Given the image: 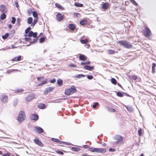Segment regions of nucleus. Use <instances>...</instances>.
Here are the masks:
<instances>
[{"mask_svg": "<svg viewBox=\"0 0 156 156\" xmlns=\"http://www.w3.org/2000/svg\"><path fill=\"white\" fill-rule=\"evenodd\" d=\"M16 70L17 71L18 70H16V69H11L10 71L8 70L7 71V73H10V72H12L14 71H16Z\"/></svg>", "mask_w": 156, "mask_h": 156, "instance_id": "nucleus-59", "label": "nucleus"}, {"mask_svg": "<svg viewBox=\"0 0 156 156\" xmlns=\"http://www.w3.org/2000/svg\"><path fill=\"white\" fill-rule=\"evenodd\" d=\"M116 95L119 97H122L123 96V94L120 92H118L117 93Z\"/></svg>", "mask_w": 156, "mask_h": 156, "instance_id": "nucleus-32", "label": "nucleus"}, {"mask_svg": "<svg viewBox=\"0 0 156 156\" xmlns=\"http://www.w3.org/2000/svg\"><path fill=\"white\" fill-rule=\"evenodd\" d=\"M2 156H9V154L7 153L2 155Z\"/></svg>", "mask_w": 156, "mask_h": 156, "instance_id": "nucleus-63", "label": "nucleus"}, {"mask_svg": "<svg viewBox=\"0 0 156 156\" xmlns=\"http://www.w3.org/2000/svg\"><path fill=\"white\" fill-rule=\"evenodd\" d=\"M71 150L77 152L80 151V149L78 147H72L71 148Z\"/></svg>", "mask_w": 156, "mask_h": 156, "instance_id": "nucleus-19", "label": "nucleus"}, {"mask_svg": "<svg viewBox=\"0 0 156 156\" xmlns=\"http://www.w3.org/2000/svg\"><path fill=\"white\" fill-rule=\"evenodd\" d=\"M0 8L1 9V11L2 12L5 13L7 12V10L6 7L4 5H0Z\"/></svg>", "mask_w": 156, "mask_h": 156, "instance_id": "nucleus-10", "label": "nucleus"}, {"mask_svg": "<svg viewBox=\"0 0 156 156\" xmlns=\"http://www.w3.org/2000/svg\"><path fill=\"white\" fill-rule=\"evenodd\" d=\"M38 19L37 18H34L33 22L31 24V26H34L37 22Z\"/></svg>", "mask_w": 156, "mask_h": 156, "instance_id": "nucleus-23", "label": "nucleus"}, {"mask_svg": "<svg viewBox=\"0 0 156 156\" xmlns=\"http://www.w3.org/2000/svg\"><path fill=\"white\" fill-rule=\"evenodd\" d=\"M131 78H132V79L134 80H136L137 79V77L136 76H135V75H132L131 76Z\"/></svg>", "mask_w": 156, "mask_h": 156, "instance_id": "nucleus-53", "label": "nucleus"}, {"mask_svg": "<svg viewBox=\"0 0 156 156\" xmlns=\"http://www.w3.org/2000/svg\"><path fill=\"white\" fill-rule=\"evenodd\" d=\"M89 149L90 151H91L92 152H94V151H95V148L93 147H90Z\"/></svg>", "mask_w": 156, "mask_h": 156, "instance_id": "nucleus-44", "label": "nucleus"}, {"mask_svg": "<svg viewBox=\"0 0 156 156\" xmlns=\"http://www.w3.org/2000/svg\"><path fill=\"white\" fill-rule=\"evenodd\" d=\"M70 90L71 93H75L76 91V90L74 86H72L71 88H69Z\"/></svg>", "mask_w": 156, "mask_h": 156, "instance_id": "nucleus-16", "label": "nucleus"}, {"mask_svg": "<svg viewBox=\"0 0 156 156\" xmlns=\"http://www.w3.org/2000/svg\"><path fill=\"white\" fill-rule=\"evenodd\" d=\"M12 20H11V23L12 24H15L16 21V19L14 17H12Z\"/></svg>", "mask_w": 156, "mask_h": 156, "instance_id": "nucleus-36", "label": "nucleus"}, {"mask_svg": "<svg viewBox=\"0 0 156 156\" xmlns=\"http://www.w3.org/2000/svg\"><path fill=\"white\" fill-rule=\"evenodd\" d=\"M63 15L61 13H58L57 15L56 16V20L58 21H60L63 20Z\"/></svg>", "mask_w": 156, "mask_h": 156, "instance_id": "nucleus-8", "label": "nucleus"}, {"mask_svg": "<svg viewBox=\"0 0 156 156\" xmlns=\"http://www.w3.org/2000/svg\"><path fill=\"white\" fill-rule=\"evenodd\" d=\"M37 32H34V34L33 35V37L34 38H37Z\"/></svg>", "mask_w": 156, "mask_h": 156, "instance_id": "nucleus-52", "label": "nucleus"}, {"mask_svg": "<svg viewBox=\"0 0 156 156\" xmlns=\"http://www.w3.org/2000/svg\"><path fill=\"white\" fill-rule=\"evenodd\" d=\"M37 132L39 133H42L43 131V129L39 126H37L35 127Z\"/></svg>", "mask_w": 156, "mask_h": 156, "instance_id": "nucleus-13", "label": "nucleus"}, {"mask_svg": "<svg viewBox=\"0 0 156 156\" xmlns=\"http://www.w3.org/2000/svg\"><path fill=\"white\" fill-rule=\"evenodd\" d=\"M17 101H18L17 100H16L15 101L13 104V105L14 106H16L17 105Z\"/></svg>", "mask_w": 156, "mask_h": 156, "instance_id": "nucleus-62", "label": "nucleus"}, {"mask_svg": "<svg viewBox=\"0 0 156 156\" xmlns=\"http://www.w3.org/2000/svg\"><path fill=\"white\" fill-rule=\"evenodd\" d=\"M37 38H35L33 39V41H31V42L30 43V44H34V43H36V42H37Z\"/></svg>", "mask_w": 156, "mask_h": 156, "instance_id": "nucleus-31", "label": "nucleus"}, {"mask_svg": "<svg viewBox=\"0 0 156 156\" xmlns=\"http://www.w3.org/2000/svg\"><path fill=\"white\" fill-rule=\"evenodd\" d=\"M84 68L88 70H90V71H92L94 69V66H89L88 65H85L84 66Z\"/></svg>", "mask_w": 156, "mask_h": 156, "instance_id": "nucleus-14", "label": "nucleus"}, {"mask_svg": "<svg viewBox=\"0 0 156 156\" xmlns=\"http://www.w3.org/2000/svg\"><path fill=\"white\" fill-rule=\"evenodd\" d=\"M35 95L34 94H30L26 97V101L28 102L34 99L35 97Z\"/></svg>", "mask_w": 156, "mask_h": 156, "instance_id": "nucleus-5", "label": "nucleus"}, {"mask_svg": "<svg viewBox=\"0 0 156 156\" xmlns=\"http://www.w3.org/2000/svg\"><path fill=\"white\" fill-rule=\"evenodd\" d=\"M114 139L117 140L116 143L118 144V142H122L123 140V138L122 136L119 135H116L114 137Z\"/></svg>", "mask_w": 156, "mask_h": 156, "instance_id": "nucleus-6", "label": "nucleus"}, {"mask_svg": "<svg viewBox=\"0 0 156 156\" xmlns=\"http://www.w3.org/2000/svg\"><path fill=\"white\" fill-rule=\"evenodd\" d=\"M45 41V38L44 37H41L40 39V43H43Z\"/></svg>", "mask_w": 156, "mask_h": 156, "instance_id": "nucleus-39", "label": "nucleus"}, {"mask_svg": "<svg viewBox=\"0 0 156 156\" xmlns=\"http://www.w3.org/2000/svg\"><path fill=\"white\" fill-rule=\"evenodd\" d=\"M56 152H57V153H58V154H60L61 155L63 154V153L62 151H60L59 150L57 151Z\"/></svg>", "mask_w": 156, "mask_h": 156, "instance_id": "nucleus-50", "label": "nucleus"}, {"mask_svg": "<svg viewBox=\"0 0 156 156\" xmlns=\"http://www.w3.org/2000/svg\"><path fill=\"white\" fill-rule=\"evenodd\" d=\"M86 21L85 20H82L80 21V24L82 25H84L86 23Z\"/></svg>", "mask_w": 156, "mask_h": 156, "instance_id": "nucleus-37", "label": "nucleus"}, {"mask_svg": "<svg viewBox=\"0 0 156 156\" xmlns=\"http://www.w3.org/2000/svg\"><path fill=\"white\" fill-rule=\"evenodd\" d=\"M34 18H37L38 19V14L37 12L35 11H34L32 12Z\"/></svg>", "mask_w": 156, "mask_h": 156, "instance_id": "nucleus-22", "label": "nucleus"}, {"mask_svg": "<svg viewBox=\"0 0 156 156\" xmlns=\"http://www.w3.org/2000/svg\"><path fill=\"white\" fill-rule=\"evenodd\" d=\"M87 78L88 79L91 80L93 78V76L92 75H87Z\"/></svg>", "mask_w": 156, "mask_h": 156, "instance_id": "nucleus-48", "label": "nucleus"}, {"mask_svg": "<svg viewBox=\"0 0 156 156\" xmlns=\"http://www.w3.org/2000/svg\"><path fill=\"white\" fill-rule=\"evenodd\" d=\"M115 149L112 148H110L109 149V151H111V152H114L115 151Z\"/></svg>", "mask_w": 156, "mask_h": 156, "instance_id": "nucleus-56", "label": "nucleus"}, {"mask_svg": "<svg viewBox=\"0 0 156 156\" xmlns=\"http://www.w3.org/2000/svg\"><path fill=\"white\" fill-rule=\"evenodd\" d=\"M80 41L83 44H86L88 42V41L87 39L84 40H81Z\"/></svg>", "mask_w": 156, "mask_h": 156, "instance_id": "nucleus-26", "label": "nucleus"}, {"mask_svg": "<svg viewBox=\"0 0 156 156\" xmlns=\"http://www.w3.org/2000/svg\"><path fill=\"white\" fill-rule=\"evenodd\" d=\"M58 143L59 144H66V142L64 141H60L59 140H58Z\"/></svg>", "mask_w": 156, "mask_h": 156, "instance_id": "nucleus-49", "label": "nucleus"}, {"mask_svg": "<svg viewBox=\"0 0 156 156\" xmlns=\"http://www.w3.org/2000/svg\"><path fill=\"white\" fill-rule=\"evenodd\" d=\"M21 55H19L17 57H16V60L17 61H19L21 60Z\"/></svg>", "mask_w": 156, "mask_h": 156, "instance_id": "nucleus-40", "label": "nucleus"}, {"mask_svg": "<svg viewBox=\"0 0 156 156\" xmlns=\"http://www.w3.org/2000/svg\"><path fill=\"white\" fill-rule=\"evenodd\" d=\"M126 108L128 110H129L131 112L133 111V108L131 107L130 106H127Z\"/></svg>", "mask_w": 156, "mask_h": 156, "instance_id": "nucleus-42", "label": "nucleus"}, {"mask_svg": "<svg viewBox=\"0 0 156 156\" xmlns=\"http://www.w3.org/2000/svg\"><path fill=\"white\" fill-rule=\"evenodd\" d=\"M68 27L72 30H74L75 28V25L73 24H69Z\"/></svg>", "mask_w": 156, "mask_h": 156, "instance_id": "nucleus-15", "label": "nucleus"}, {"mask_svg": "<svg viewBox=\"0 0 156 156\" xmlns=\"http://www.w3.org/2000/svg\"><path fill=\"white\" fill-rule=\"evenodd\" d=\"M99 105V103L97 102L94 103V104L93 105V107L94 108H95Z\"/></svg>", "mask_w": 156, "mask_h": 156, "instance_id": "nucleus-43", "label": "nucleus"}, {"mask_svg": "<svg viewBox=\"0 0 156 156\" xmlns=\"http://www.w3.org/2000/svg\"><path fill=\"white\" fill-rule=\"evenodd\" d=\"M6 17V15L5 13H3L0 16V18L2 20H4Z\"/></svg>", "mask_w": 156, "mask_h": 156, "instance_id": "nucleus-21", "label": "nucleus"}, {"mask_svg": "<svg viewBox=\"0 0 156 156\" xmlns=\"http://www.w3.org/2000/svg\"><path fill=\"white\" fill-rule=\"evenodd\" d=\"M87 58L86 57L83 55H81L79 56V59L82 61H84L86 60Z\"/></svg>", "mask_w": 156, "mask_h": 156, "instance_id": "nucleus-18", "label": "nucleus"}, {"mask_svg": "<svg viewBox=\"0 0 156 156\" xmlns=\"http://www.w3.org/2000/svg\"><path fill=\"white\" fill-rule=\"evenodd\" d=\"M85 76L83 74H78L76 76V77L77 78H80L82 77H84Z\"/></svg>", "mask_w": 156, "mask_h": 156, "instance_id": "nucleus-34", "label": "nucleus"}, {"mask_svg": "<svg viewBox=\"0 0 156 156\" xmlns=\"http://www.w3.org/2000/svg\"><path fill=\"white\" fill-rule=\"evenodd\" d=\"M109 4L108 2H105L102 4V8L105 10L107 9L108 7Z\"/></svg>", "mask_w": 156, "mask_h": 156, "instance_id": "nucleus-12", "label": "nucleus"}, {"mask_svg": "<svg viewBox=\"0 0 156 156\" xmlns=\"http://www.w3.org/2000/svg\"><path fill=\"white\" fill-rule=\"evenodd\" d=\"M25 40L26 41H29L30 43L31 42V39L29 37H26L25 38Z\"/></svg>", "mask_w": 156, "mask_h": 156, "instance_id": "nucleus-47", "label": "nucleus"}, {"mask_svg": "<svg viewBox=\"0 0 156 156\" xmlns=\"http://www.w3.org/2000/svg\"><path fill=\"white\" fill-rule=\"evenodd\" d=\"M31 28L30 27H28L25 30V33L26 34H28L30 31Z\"/></svg>", "mask_w": 156, "mask_h": 156, "instance_id": "nucleus-33", "label": "nucleus"}, {"mask_svg": "<svg viewBox=\"0 0 156 156\" xmlns=\"http://www.w3.org/2000/svg\"><path fill=\"white\" fill-rule=\"evenodd\" d=\"M23 91V90L22 89H20L17 90V92L18 93H20V92H22Z\"/></svg>", "mask_w": 156, "mask_h": 156, "instance_id": "nucleus-57", "label": "nucleus"}, {"mask_svg": "<svg viewBox=\"0 0 156 156\" xmlns=\"http://www.w3.org/2000/svg\"><path fill=\"white\" fill-rule=\"evenodd\" d=\"M15 5L16 7H19V5L18 3L17 2H15Z\"/></svg>", "mask_w": 156, "mask_h": 156, "instance_id": "nucleus-64", "label": "nucleus"}, {"mask_svg": "<svg viewBox=\"0 0 156 156\" xmlns=\"http://www.w3.org/2000/svg\"><path fill=\"white\" fill-rule=\"evenodd\" d=\"M30 119L36 121L38 119V116L35 114H32L30 117Z\"/></svg>", "mask_w": 156, "mask_h": 156, "instance_id": "nucleus-9", "label": "nucleus"}, {"mask_svg": "<svg viewBox=\"0 0 156 156\" xmlns=\"http://www.w3.org/2000/svg\"><path fill=\"white\" fill-rule=\"evenodd\" d=\"M108 52L109 54H113L115 53V52L114 51L111 49L108 50Z\"/></svg>", "mask_w": 156, "mask_h": 156, "instance_id": "nucleus-28", "label": "nucleus"}, {"mask_svg": "<svg viewBox=\"0 0 156 156\" xmlns=\"http://www.w3.org/2000/svg\"><path fill=\"white\" fill-rule=\"evenodd\" d=\"M118 43H119L120 45H122L126 48L129 49L131 48L132 47V46L130 43L126 41H119Z\"/></svg>", "mask_w": 156, "mask_h": 156, "instance_id": "nucleus-1", "label": "nucleus"}, {"mask_svg": "<svg viewBox=\"0 0 156 156\" xmlns=\"http://www.w3.org/2000/svg\"><path fill=\"white\" fill-rule=\"evenodd\" d=\"M26 115L24 112L23 111H20L19 113L18 116V120L19 122H21L25 120Z\"/></svg>", "mask_w": 156, "mask_h": 156, "instance_id": "nucleus-2", "label": "nucleus"}, {"mask_svg": "<svg viewBox=\"0 0 156 156\" xmlns=\"http://www.w3.org/2000/svg\"><path fill=\"white\" fill-rule=\"evenodd\" d=\"M142 129L141 128H140L138 129V133L139 134V136H141L142 134Z\"/></svg>", "mask_w": 156, "mask_h": 156, "instance_id": "nucleus-45", "label": "nucleus"}, {"mask_svg": "<svg viewBox=\"0 0 156 156\" xmlns=\"http://www.w3.org/2000/svg\"><path fill=\"white\" fill-rule=\"evenodd\" d=\"M144 34L145 37H147L151 35V33L150 29L146 27H145V30L144 31Z\"/></svg>", "mask_w": 156, "mask_h": 156, "instance_id": "nucleus-3", "label": "nucleus"}, {"mask_svg": "<svg viewBox=\"0 0 156 156\" xmlns=\"http://www.w3.org/2000/svg\"><path fill=\"white\" fill-rule=\"evenodd\" d=\"M94 152L98 153H104L106 152V150L105 149L101 148H96Z\"/></svg>", "mask_w": 156, "mask_h": 156, "instance_id": "nucleus-7", "label": "nucleus"}, {"mask_svg": "<svg viewBox=\"0 0 156 156\" xmlns=\"http://www.w3.org/2000/svg\"><path fill=\"white\" fill-rule=\"evenodd\" d=\"M33 21V18L31 17H28L27 19V23L29 24H30Z\"/></svg>", "mask_w": 156, "mask_h": 156, "instance_id": "nucleus-20", "label": "nucleus"}, {"mask_svg": "<svg viewBox=\"0 0 156 156\" xmlns=\"http://www.w3.org/2000/svg\"><path fill=\"white\" fill-rule=\"evenodd\" d=\"M47 80L45 79L44 80L42 81V84H45L47 83Z\"/></svg>", "mask_w": 156, "mask_h": 156, "instance_id": "nucleus-58", "label": "nucleus"}, {"mask_svg": "<svg viewBox=\"0 0 156 156\" xmlns=\"http://www.w3.org/2000/svg\"><path fill=\"white\" fill-rule=\"evenodd\" d=\"M34 142L37 145L41 146V147H43L44 146L43 144L42 143V142L39 140L34 139Z\"/></svg>", "mask_w": 156, "mask_h": 156, "instance_id": "nucleus-11", "label": "nucleus"}, {"mask_svg": "<svg viewBox=\"0 0 156 156\" xmlns=\"http://www.w3.org/2000/svg\"><path fill=\"white\" fill-rule=\"evenodd\" d=\"M53 90V88L52 87H49L46 88L45 90V92H46V93H48L51 91Z\"/></svg>", "mask_w": 156, "mask_h": 156, "instance_id": "nucleus-17", "label": "nucleus"}, {"mask_svg": "<svg viewBox=\"0 0 156 156\" xmlns=\"http://www.w3.org/2000/svg\"><path fill=\"white\" fill-rule=\"evenodd\" d=\"M74 5L77 7H81L83 6V4L79 3L77 2H75L74 3Z\"/></svg>", "mask_w": 156, "mask_h": 156, "instance_id": "nucleus-27", "label": "nucleus"}, {"mask_svg": "<svg viewBox=\"0 0 156 156\" xmlns=\"http://www.w3.org/2000/svg\"><path fill=\"white\" fill-rule=\"evenodd\" d=\"M51 140L53 141L56 142H57V143H58V139H55V138H52L51 139Z\"/></svg>", "mask_w": 156, "mask_h": 156, "instance_id": "nucleus-51", "label": "nucleus"}, {"mask_svg": "<svg viewBox=\"0 0 156 156\" xmlns=\"http://www.w3.org/2000/svg\"><path fill=\"white\" fill-rule=\"evenodd\" d=\"M8 36H9V33H7L4 35L2 36V37L3 39H5L8 37Z\"/></svg>", "mask_w": 156, "mask_h": 156, "instance_id": "nucleus-30", "label": "nucleus"}, {"mask_svg": "<svg viewBox=\"0 0 156 156\" xmlns=\"http://www.w3.org/2000/svg\"><path fill=\"white\" fill-rule=\"evenodd\" d=\"M44 106L45 105L44 104H41L38 106L39 108L41 109L44 108Z\"/></svg>", "mask_w": 156, "mask_h": 156, "instance_id": "nucleus-35", "label": "nucleus"}, {"mask_svg": "<svg viewBox=\"0 0 156 156\" xmlns=\"http://www.w3.org/2000/svg\"><path fill=\"white\" fill-rule=\"evenodd\" d=\"M55 5L56 7H57L59 8H61L62 7L58 3H56V4H55Z\"/></svg>", "mask_w": 156, "mask_h": 156, "instance_id": "nucleus-54", "label": "nucleus"}, {"mask_svg": "<svg viewBox=\"0 0 156 156\" xmlns=\"http://www.w3.org/2000/svg\"><path fill=\"white\" fill-rule=\"evenodd\" d=\"M69 66H70L74 67H76V65H75L73 64H71L69 65Z\"/></svg>", "mask_w": 156, "mask_h": 156, "instance_id": "nucleus-61", "label": "nucleus"}, {"mask_svg": "<svg viewBox=\"0 0 156 156\" xmlns=\"http://www.w3.org/2000/svg\"><path fill=\"white\" fill-rule=\"evenodd\" d=\"M65 94L67 95H69L71 94L70 90L69 89H66L65 91Z\"/></svg>", "mask_w": 156, "mask_h": 156, "instance_id": "nucleus-25", "label": "nucleus"}, {"mask_svg": "<svg viewBox=\"0 0 156 156\" xmlns=\"http://www.w3.org/2000/svg\"><path fill=\"white\" fill-rule=\"evenodd\" d=\"M111 82L113 84H116V80L114 78H112L111 79Z\"/></svg>", "mask_w": 156, "mask_h": 156, "instance_id": "nucleus-29", "label": "nucleus"}, {"mask_svg": "<svg viewBox=\"0 0 156 156\" xmlns=\"http://www.w3.org/2000/svg\"><path fill=\"white\" fill-rule=\"evenodd\" d=\"M33 34V32L32 31H30L28 33V36L30 37L32 36Z\"/></svg>", "mask_w": 156, "mask_h": 156, "instance_id": "nucleus-41", "label": "nucleus"}, {"mask_svg": "<svg viewBox=\"0 0 156 156\" xmlns=\"http://www.w3.org/2000/svg\"><path fill=\"white\" fill-rule=\"evenodd\" d=\"M58 84L59 86H61L62 85L63 80L61 79L58 80L57 81Z\"/></svg>", "mask_w": 156, "mask_h": 156, "instance_id": "nucleus-24", "label": "nucleus"}, {"mask_svg": "<svg viewBox=\"0 0 156 156\" xmlns=\"http://www.w3.org/2000/svg\"><path fill=\"white\" fill-rule=\"evenodd\" d=\"M156 67V64L155 63H153L152 64V69H155V68Z\"/></svg>", "mask_w": 156, "mask_h": 156, "instance_id": "nucleus-55", "label": "nucleus"}, {"mask_svg": "<svg viewBox=\"0 0 156 156\" xmlns=\"http://www.w3.org/2000/svg\"><path fill=\"white\" fill-rule=\"evenodd\" d=\"M55 81H56L55 79H54L53 80H51L50 81V82L51 83H54V82H55Z\"/></svg>", "mask_w": 156, "mask_h": 156, "instance_id": "nucleus-60", "label": "nucleus"}, {"mask_svg": "<svg viewBox=\"0 0 156 156\" xmlns=\"http://www.w3.org/2000/svg\"><path fill=\"white\" fill-rule=\"evenodd\" d=\"M131 3H132L135 6H137L138 4L134 0H132L131 2Z\"/></svg>", "mask_w": 156, "mask_h": 156, "instance_id": "nucleus-46", "label": "nucleus"}, {"mask_svg": "<svg viewBox=\"0 0 156 156\" xmlns=\"http://www.w3.org/2000/svg\"><path fill=\"white\" fill-rule=\"evenodd\" d=\"M21 21V19L20 18H18L17 20V25H18V26L20 25V22Z\"/></svg>", "mask_w": 156, "mask_h": 156, "instance_id": "nucleus-38", "label": "nucleus"}, {"mask_svg": "<svg viewBox=\"0 0 156 156\" xmlns=\"http://www.w3.org/2000/svg\"><path fill=\"white\" fill-rule=\"evenodd\" d=\"M0 99L4 103H6L8 101V97L7 95L3 94L0 96Z\"/></svg>", "mask_w": 156, "mask_h": 156, "instance_id": "nucleus-4", "label": "nucleus"}]
</instances>
